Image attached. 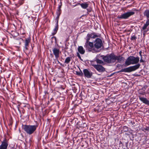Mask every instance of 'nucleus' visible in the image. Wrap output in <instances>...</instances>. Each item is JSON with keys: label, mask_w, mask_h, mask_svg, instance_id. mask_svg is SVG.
Segmentation results:
<instances>
[{"label": "nucleus", "mask_w": 149, "mask_h": 149, "mask_svg": "<svg viewBox=\"0 0 149 149\" xmlns=\"http://www.w3.org/2000/svg\"><path fill=\"white\" fill-rule=\"evenodd\" d=\"M142 51L141 50L139 52V56H140V57H141L142 56Z\"/></svg>", "instance_id": "473e14b6"}, {"label": "nucleus", "mask_w": 149, "mask_h": 149, "mask_svg": "<svg viewBox=\"0 0 149 149\" xmlns=\"http://www.w3.org/2000/svg\"><path fill=\"white\" fill-rule=\"evenodd\" d=\"M86 125V123H84V125Z\"/></svg>", "instance_id": "a18cd8bd"}, {"label": "nucleus", "mask_w": 149, "mask_h": 149, "mask_svg": "<svg viewBox=\"0 0 149 149\" xmlns=\"http://www.w3.org/2000/svg\"><path fill=\"white\" fill-rule=\"evenodd\" d=\"M92 66L99 72H102L106 71L105 69L102 65L93 64Z\"/></svg>", "instance_id": "9d476101"}, {"label": "nucleus", "mask_w": 149, "mask_h": 149, "mask_svg": "<svg viewBox=\"0 0 149 149\" xmlns=\"http://www.w3.org/2000/svg\"><path fill=\"white\" fill-rule=\"evenodd\" d=\"M90 14H92L91 12L90 13Z\"/></svg>", "instance_id": "3c124183"}, {"label": "nucleus", "mask_w": 149, "mask_h": 149, "mask_svg": "<svg viewBox=\"0 0 149 149\" xmlns=\"http://www.w3.org/2000/svg\"><path fill=\"white\" fill-rule=\"evenodd\" d=\"M8 143L6 138H5L1 142L0 145V149H7Z\"/></svg>", "instance_id": "9b49d317"}, {"label": "nucleus", "mask_w": 149, "mask_h": 149, "mask_svg": "<svg viewBox=\"0 0 149 149\" xmlns=\"http://www.w3.org/2000/svg\"><path fill=\"white\" fill-rule=\"evenodd\" d=\"M59 0H58V1Z\"/></svg>", "instance_id": "864d4df0"}, {"label": "nucleus", "mask_w": 149, "mask_h": 149, "mask_svg": "<svg viewBox=\"0 0 149 149\" xmlns=\"http://www.w3.org/2000/svg\"><path fill=\"white\" fill-rule=\"evenodd\" d=\"M80 72L76 71V74L78 76L82 77L83 76V72H82L81 70L80 69Z\"/></svg>", "instance_id": "5701e85b"}, {"label": "nucleus", "mask_w": 149, "mask_h": 149, "mask_svg": "<svg viewBox=\"0 0 149 149\" xmlns=\"http://www.w3.org/2000/svg\"><path fill=\"white\" fill-rule=\"evenodd\" d=\"M149 25V18H147V20L145 24L144 25V26L143 27L142 29L143 30H145L147 26Z\"/></svg>", "instance_id": "f3484780"}, {"label": "nucleus", "mask_w": 149, "mask_h": 149, "mask_svg": "<svg viewBox=\"0 0 149 149\" xmlns=\"http://www.w3.org/2000/svg\"><path fill=\"white\" fill-rule=\"evenodd\" d=\"M120 143L121 144L122 143V142L120 141Z\"/></svg>", "instance_id": "09e8293b"}, {"label": "nucleus", "mask_w": 149, "mask_h": 149, "mask_svg": "<svg viewBox=\"0 0 149 149\" xmlns=\"http://www.w3.org/2000/svg\"><path fill=\"white\" fill-rule=\"evenodd\" d=\"M20 3L21 4H23L24 3V1L23 0H21L20 1Z\"/></svg>", "instance_id": "f704fd0d"}, {"label": "nucleus", "mask_w": 149, "mask_h": 149, "mask_svg": "<svg viewBox=\"0 0 149 149\" xmlns=\"http://www.w3.org/2000/svg\"><path fill=\"white\" fill-rule=\"evenodd\" d=\"M52 99H53V98H51L50 100L49 101H48V103H49V102L51 101H52Z\"/></svg>", "instance_id": "58836bf2"}, {"label": "nucleus", "mask_w": 149, "mask_h": 149, "mask_svg": "<svg viewBox=\"0 0 149 149\" xmlns=\"http://www.w3.org/2000/svg\"><path fill=\"white\" fill-rule=\"evenodd\" d=\"M45 94H46V92L45 91Z\"/></svg>", "instance_id": "8fccbe9b"}, {"label": "nucleus", "mask_w": 149, "mask_h": 149, "mask_svg": "<svg viewBox=\"0 0 149 149\" xmlns=\"http://www.w3.org/2000/svg\"><path fill=\"white\" fill-rule=\"evenodd\" d=\"M109 100V99H108V100H106V102H107V100Z\"/></svg>", "instance_id": "49530a36"}, {"label": "nucleus", "mask_w": 149, "mask_h": 149, "mask_svg": "<svg viewBox=\"0 0 149 149\" xmlns=\"http://www.w3.org/2000/svg\"><path fill=\"white\" fill-rule=\"evenodd\" d=\"M62 12L56 10V14L57 15L56 18L58 19L59 18V16L61 13Z\"/></svg>", "instance_id": "b1692460"}, {"label": "nucleus", "mask_w": 149, "mask_h": 149, "mask_svg": "<svg viewBox=\"0 0 149 149\" xmlns=\"http://www.w3.org/2000/svg\"><path fill=\"white\" fill-rule=\"evenodd\" d=\"M50 56H51V58H53L54 56L52 54H50Z\"/></svg>", "instance_id": "e433bc0d"}, {"label": "nucleus", "mask_w": 149, "mask_h": 149, "mask_svg": "<svg viewBox=\"0 0 149 149\" xmlns=\"http://www.w3.org/2000/svg\"><path fill=\"white\" fill-rule=\"evenodd\" d=\"M143 56L144 57V58L143 57H142V56L141 57V59L140 60V63H145V61L144 60V59H146L147 56L146 55L144 54L143 55Z\"/></svg>", "instance_id": "4be33fe9"}, {"label": "nucleus", "mask_w": 149, "mask_h": 149, "mask_svg": "<svg viewBox=\"0 0 149 149\" xmlns=\"http://www.w3.org/2000/svg\"><path fill=\"white\" fill-rule=\"evenodd\" d=\"M104 62L109 63H113L117 61V63H121L124 61L125 58L120 55L116 56L113 53L101 56Z\"/></svg>", "instance_id": "f257e3e1"}, {"label": "nucleus", "mask_w": 149, "mask_h": 149, "mask_svg": "<svg viewBox=\"0 0 149 149\" xmlns=\"http://www.w3.org/2000/svg\"><path fill=\"white\" fill-rule=\"evenodd\" d=\"M139 61L138 56L135 57L133 56H130L126 60L125 63V66H127L131 64H137Z\"/></svg>", "instance_id": "20e7f679"}, {"label": "nucleus", "mask_w": 149, "mask_h": 149, "mask_svg": "<svg viewBox=\"0 0 149 149\" xmlns=\"http://www.w3.org/2000/svg\"><path fill=\"white\" fill-rule=\"evenodd\" d=\"M83 74L85 77L88 78H91L93 76V73L89 70L84 69L83 70Z\"/></svg>", "instance_id": "6e6552de"}, {"label": "nucleus", "mask_w": 149, "mask_h": 149, "mask_svg": "<svg viewBox=\"0 0 149 149\" xmlns=\"http://www.w3.org/2000/svg\"><path fill=\"white\" fill-rule=\"evenodd\" d=\"M123 128L124 129H127V131L128 130L127 127L126 126H124V127H123Z\"/></svg>", "instance_id": "c9c22d12"}, {"label": "nucleus", "mask_w": 149, "mask_h": 149, "mask_svg": "<svg viewBox=\"0 0 149 149\" xmlns=\"http://www.w3.org/2000/svg\"><path fill=\"white\" fill-rule=\"evenodd\" d=\"M22 37L24 38V36H22Z\"/></svg>", "instance_id": "603ef678"}, {"label": "nucleus", "mask_w": 149, "mask_h": 149, "mask_svg": "<svg viewBox=\"0 0 149 149\" xmlns=\"http://www.w3.org/2000/svg\"><path fill=\"white\" fill-rule=\"evenodd\" d=\"M145 94H146V93H145V92H142V93H139V95L141 96L142 95H145Z\"/></svg>", "instance_id": "c85d7f7f"}, {"label": "nucleus", "mask_w": 149, "mask_h": 149, "mask_svg": "<svg viewBox=\"0 0 149 149\" xmlns=\"http://www.w3.org/2000/svg\"><path fill=\"white\" fill-rule=\"evenodd\" d=\"M78 51L80 54H84L85 52V50L81 46H80L78 47Z\"/></svg>", "instance_id": "dca6fc26"}, {"label": "nucleus", "mask_w": 149, "mask_h": 149, "mask_svg": "<svg viewBox=\"0 0 149 149\" xmlns=\"http://www.w3.org/2000/svg\"><path fill=\"white\" fill-rule=\"evenodd\" d=\"M61 0H60V2L58 4V7L57 10L62 12V10L61 9L62 6V3Z\"/></svg>", "instance_id": "412c9836"}, {"label": "nucleus", "mask_w": 149, "mask_h": 149, "mask_svg": "<svg viewBox=\"0 0 149 149\" xmlns=\"http://www.w3.org/2000/svg\"><path fill=\"white\" fill-rule=\"evenodd\" d=\"M54 54L56 59H58L59 57L60 50L56 48H54L52 50Z\"/></svg>", "instance_id": "f8f14e48"}, {"label": "nucleus", "mask_w": 149, "mask_h": 149, "mask_svg": "<svg viewBox=\"0 0 149 149\" xmlns=\"http://www.w3.org/2000/svg\"><path fill=\"white\" fill-rule=\"evenodd\" d=\"M20 38L22 40L24 43V51L26 54L28 55V54H29V53H28V50L29 49V44L31 42V37L30 36H29L28 38H26V39L25 40H23L21 38Z\"/></svg>", "instance_id": "423d86ee"}, {"label": "nucleus", "mask_w": 149, "mask_h": 149, "mask_svg": "<svg viewBox=\"0 0 149 149\" xmlns=\"http://www.w3.org/2000/svg\"><path fill=\"white\" fill-rule=\"evenodd\" d=\"M77 56H78V57L80 59H81V57L80 56V55L79 54V53H78V52H77Z\"/></svg>", "instance_id": "2f4dec72"}, {"label": "nucleus", "mask_w": 149, "mask_h": 149, "mask_svg": "<svg viewBox=\"0 0 149 149\" xmlns=\"http://www.w3.org/2000/svg\"><path fill=\"white\" fill-rule=\"evenodd\" d=\"M143 15L146 18H149V9L146 10L143 13Z\"/></svg>", "instance_id": "a211bd4d"}, {"label": "nucleus", "mask_w": 149, "mask_h": 149, "mask_svg": "<svg viewBox=\"0 0 149 149\" xmlns=\"http://www.w3.org/2000/svg\"><path fill=\"white\" fill-rule=\"evenodd\" d=\"M11 149H16L15 148H13V147H12Z\"/></svg>", "instance_id": "c03bdc74"}, {"label": "nucleus", "mask_w": 149, "mask_h": 149, "mask_svg": "<svg viewBox=\"0 0 149 149\" xmlns=\"http://www.w3.org/2000/svg\"><path fill=\"white\" fill-rule=\"evenodd\" d=\"M36 125H22V128L24 132L27 134L30 135L33 134L36 130L38 127L39 123L36 122Z\"/></svg>", "instance_id": "7ed1b4c3"}, {"label": "nucleus", "mask_w": 149, "mask_h": 149, "mask_svg": "<svg viewBox=\"0 0 149 149\" xmlns=\"http://www.w3.org/2000/svg\"><path fill=\"white\" fill-rule=\"evenodd\" d=\"M78 5H80L82 8L86 9H87V8L88 7L89 4L87 3H78L74 6H75Z\"/></svg>", "instance_id": "4468645a"}, {"label": "nucleus", "mask_w": 149, "mask_h": 149, "mask_svg": "<svg viewBox=\"0 0 149 149\" xmlns=\"http://www.w3.org/2000/svg\"><path fill=\"white\" fill-rule=\"evenodd\" d=\"M58 22H57L55 26L53 32L52 33V35L54 36L56 34L58 30Z\"/></svg>", "instance_id": "2eb2a0df"}, {"label": "nucleus", "mask_w": 149, "mask_h": 149, "mask_svg": "<svg viewBox=\"0 0 149 149\" xmlns=\"http://www.w3.org/2000/svg\"><path fill=\"white\" fill-rule=\"evenodd\" d=\"M132 10H133V11H138V10L136 8H133L132 9Z\"/></svg>", "instance_id": "72a5a7b5"}, {"label": "nucleus", "mask_w": 149, "mask_h": 149, "mask_svg": "<svg viewBox=\"0 0 149 149\" xmlns=\"http://www.w3.org/2000/svg\"><path fill=\"white\" fill-rule=\"evenodd\" d=\"M53 39H54L55 43H57L56 38V37H55V36H53L51 38V39L52 40H51L52 42V43L53 42Z\"/></svg>", "instance_id": "bb28decb"}, {"label": "nucleus", "mask_w": 149, "mask_h": 149, "mask_svg": "<svg viewBox=\"0 0 149 149\" xmlns=\"http://www.w3.org/2000/svg\"><path fill=\"white\" fill-rule=\"evenodd\" d=\"M19 105H18L17 106V108L18 109V111L20 112V113H21V111L19 109Z\"/></svg>", "instance_id": "7c9ffc66"}, {"label": "nucleus", "mask_w": 149, "mask_h": 149, "mask_svg": "<svg viewBox=\"0 0 149 149\" xmlns=\"http://www.w3.org/2000/svg\"><path fill=\"white\" fill-rule=\"evenodd\" d=\"M72 58V57L68 56L67 57L65 60L64 63L66 64H69L70 63V62L71 61V59Z\"/></svg>", "instance_id": "6ab92c4d"}, {"label": "nucleus", "mask_w": 149, "mask_h": 149, "mask_svg": "<svg viewBox=\"0 0 149 149\" xmlns=\"http://www.w3.org/2000/svg\"><path fill=\"white\" fill-rule=\"evenodd\" d=\"M13 123V120L12 119H10L9 120V125L10 126H12Z\"/></svg>", "instance_id": "cd10ccee"}, {"label": "nucleus", "mask_w": 149, "mask_h": 149, "mask_svg": "<svg viewBox=\"0 0 149 149\" xmlns=\"http://www.w3.org/2000/svg\"><path fill=\"white\" fill-rule=\"evenodd\" d=\"M96 61L97 64H102L104 63L102 61L98 59H96Z\"/></svg>", "instance_id": "393cba45"}, {"label": "nucleus", "mask_w": 149, "mask_h": 149, "mask_svg": "<svg viewBox=\"0 0 149 149\" xmlns=\"http://www.w3.org/2000/svg\"><path fill=\"white\" fill-rule=\"evenodd\" d=\"M139 100L143 103L149 106V100L146 98L142 96L139 95L138 96Z\"/></svg>", "instance_id": "ddd939ff"}, {"label": "nucleus", "mask_w": 149, "mask_h": 149, "mask_svg": "<svg viewBox=\"0 0 149 149\" xmlns=\"http://www.w3.org/2000/svg\"><path fill=\"white\" fill-rule=\"evenodd\" d=\"M135 14L133 11H129L117 16L118 18L120 19H126Z\"/></svg>", "instance_id": "0eeeda50"}, {"label": "nucleus", "mask_w": 149, "mask_h": 149, "mask_svg": "<svg viewBox=\"0 0 149 149\" xmlns=\"http://www.w3.org/2000/svg\"><path fill=\"white\" fill-rule=\"evenodd\" d=\"M86 10H87V15H89L90 16H93V14H90V13L91 12L92 10V9L91 8H87Z\"/></svg>", "instance_id": "aec40b11"}, {"label": "nucleus", "mask_w": 149, "mask_h": 149, "mask_svg": "<svg viewBox=\"0 0 149 149\" xmlns=\"http://www.w3.org/2000/svg\"><path fill=\"white\" fill-rule=\"evenodd\" d=\"M143 129L146 131H149V126L148 127H146V128H144Z\"/></svg>", "instance_id": "c756f323"}, {"label": "nucleus", "mask_w": 149, "mask_h": 149, "mask_svg": "<svg viewBox=\"0 0 149 149\" xmlns=\"http://www.w3.org/2000/svg\"><path fill=\"white\" fill-rule=\"evenodd\" d=\"M0 45H3L2 44V43H1Z\"/></svg>", "instance_id": "de8ad7c7"}, {"label": "nucleus", "mask_w": 149, "mask_h": 149, "mask_svg": "<svg viewBox=\"0 0 149 149\" xmlns=\"http://www.w3.org/2000/svg\"><path fill=\"white\" fill-rule=\"evenodd\" d=\"M136 37L135 36V34L131 36V38H130L131 40H136Z\"/></svg>", "instance_id": "a878e982"}, {"label": "nucleus", "mask_w": 149, "mask_h": 149, "mask_svg": "<svg viewBox=\"0 0 149 149\" xmlns=\"http://www.w3.org/2000/svg\"><path fill=\"white\" fill-rule=\"evenodd\" d=\"M31 47H32V49L33 50V47H34V45H33V46L32 45H31Z\"/></svg>", "instance_id": "a19ab883"}, {"label": "nucleus", "mask_w": 149, "mask_h": 149, "mask_svg": "<svg viewBox=\"0 0 149 149\" xmlns=\"http://www.w3.org/2000/svg\"><path fill=\"white\" fill-rule=\"evenodd\" d=\"M99 36L97 35L96 33L93 32L91 33H88L85 38L86 40L84 45V47L86 48V50H87L89 52L92 51L93 48H94V45L93 42L89 41L91 38H95L98 37Z\"/></svg>", "instance_id": "f03ea898"}, {"label": "nucleus", "mask_w": 149, "mask_h": 149, "mask_svg": "<svg viewBox=\"0 0 149 149\" xmlns=\"http://www.w3.org/2000/svg\"><path fill=\"white\" fill-rule=\"evenodd\" d=\"M94 43V47L97 49H99L103 45L102 40L99 38L96 39Z\"/></svg>", "instance_id": "1a4fd4ad"}, {"label": "nucleus", "mask_w": 149, "mask_h": 149, "mask_svg": "<svg viewBox=\"0 0 149 149\" xmlns=\"http://www.w3.org/2000/svg\"><path fill=\"white\" fill-rule=\"evenodd\" d=\"M3 6V4L0 3V7H2Z\"/></svg>", "instance_id": "79ce46f5"}, {"label": "nucleus", "mask_w": 149, "mask_h": 149, "mask_svg": "<svg viewBox=\"0 0 149 149\" xmlns=\"http://www.w3.org/2000/svg\"><path fill=\"white\" fill-rule=\"evenodd\" d=\"M20 34H21V35H24L25 34V33H20Z\"/></svg>", "instance_id": "4c0bfd02"}, {"label": "nucleus", "mask_w": 149, "mask_h": 149, "mask_svg": "<svg viewBox=\"0 0 149 149\" xmlns=\"http://www.w3.org/2000/svg\"><path fill=\"white\" fill-rule=\"evenodd\" d=\"M58 63L60 64L61 65H62V63H61L58 60Z\"/></svg>", "instance_id": "ea45409f"}, {"label": "nucleus", "mask_w": 149, "mask_h": 149, "mask_svg": "<svg viewBox=\"0 0 149 149\" xmlns=\"http://www.w3.org/2000/svg\"><path fill=\"white\" fill-rule=\"evenodd\" d=\"M56 4V1H54V5H55Z\"/></svg>", "instance_id": "37998d69"}, {"label": "nucleus", "mask_w": 149, "mask_h": 149, "mask_svg": "<svg viewBox=\"0 0 149 149\" xmlns=\"http://www.w3.org/2000/svg\"><path fill=\"white\" fill-rule=\"evenodd\" d=\"M141 66V64L138 63L134 65L130 66L123 69H121L120 70L118 71L117 73L125 72H130L138 69Z\"/></svg>", "instance_id": "39448f33"}]
</instances>
